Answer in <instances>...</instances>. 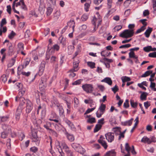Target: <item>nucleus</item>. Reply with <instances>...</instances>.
<instances>
[{
    "label": "nucleus",
    "mask_w": 156,
    "mask_h": 156,
    "mask_svg": "<svg viewBox=\"0 0 156 156\" xmlns=\"http://www.w3.org/2000/svg\"><path fill=\"white\" fill-rule=\"evenodd\" d=\"M80 145L79 144L76 143H73L71 144L72 147L76 151Z\"/></svg>",
    "instance_id": "obj_36"
},
{
    "label": "nucleus",
    "mask_w": 156,
    "mask_h": 156,
    "mask_svg": "<svg viewBox=\"0 0 156 156\" xmlns=\"http://www.w3.org/2000/svg\"><path fill=\"white\" fill-rule=\"evenodd\" d=\"M53 11V9L50 7H48L47 9V15L49 16L52 13Z\"/></svg>",
    "instance_id": "obj_47"
},
{
    "label": "nucleus",
    "mask_w": 156,
    "mask_h": 156,
    "mask_svg": "<svg viewBox=\"0 0 156 156\" xmlns=\"http://www.w3.org/2000/svg\"><path fill=\"white\" fill-rule=\"evenodd\" d=\"M56 145L57 146V148H61V151H62V147L66 154L71 152V151L69 150L68 147L67 146L66 143L63 141L60 143L58 141H56Z\"/></svg>",
    "instance_id": "obj_1"
},
{
    "label": "nucleus",
    "mask_w": 156,
    "mask_h": 156,
    "mask_svg": "<svg viewBox=\"0 0 156 156\" xmlns=\"http://www.w3.org/2000/svg\"><path fill=\"white\" fill-rule=\"evenodd\" d=\"M10 132L7 131H4L2 133L1 136V137L3 138H5L6 137V136L8 135V133H9Z\"/></svg>",
    "instance_id": "obj_43"
},
{
    "label": "nucleus",
    "mask_w": 156,
    "mask_h": 156,
    "mask_svg": "<svg viewBox=\"0 0 156 156\" xmlns=\"http://www.w3.org/2000/svg\"><path fill=\"white\" fill-rule=\"evenodd\" d=\"M129 106V101L128 100L126 99L125 102L124 103L123 107L125 108H127Z\"/></svg>",
    "instance_id": "obj_53"
},
{
    "label": "nucleus",
    "mask_w": 156,
    "mask_h": 156,
    "mask_svg": "<svg viewBox=\"0 0 156 156\" xmlns=\"http://www.w3.org/2000/svg\"><path fill=\"white\" fill-rule=\"evenodd\" d=\"M74 71H70V70H69L68 72L70 73L69 75V76L70 78H73L76 76V74L74 73Z\"/></svg>",
    "instance_id": "obj_41"
},
{
    "label": "nucleus",
    "mask_w": 156,
    "mask_h": 156,
    "mask_svg": "<svg viewBox=\"0 0 156 156\" xmlns=\"http://www.w3.org/2000/svg\"><path fill=\"white\" fill-rule=\"evenodd\" d=\"M57 57L55 56H52L50 58V61L51 63L55 62L56 60Z\"/></svg>",
    "instance_id": "obj_56"
},
{
    "label": "nucleus",
    "mask_w": 156,
    "mask_h": 156,
    "mask_svg": "<svg viewBox=\"0 0 156 156\" xmlns=\"http://www.w3.org/2000/svg\"><path fill=\"white\" fill-rule=\"evenodd\" d=\"M134 30H124L121 33L119 36L123 38H127L132 37L134 34Z\"/></svg>",
    "instance_id": "obj_2"
},
{
    "label": "nucleus",
    "mask_w": 156,
    "mask_h": 156,
    "mask_svg": "<svg viewBox=\"0 0 156 156\" xmlns=\"http://www.w3.org/2000/svg\"><path fill=\"white\" fill-rule=\"evenodd\" d=\"M74 107H77L78 106V105L79 103V100L76 98L75 97L74 98Z\"/></svg>",
    "instance_id": "obj_35"
},
{
    "label": "nucleus",
    "mask_w": 156,
    "mask_h": 156,
    "mask_svg": "<svg viewBox=\"0 0 156 156\" xmlns=\"http://www.w3.org/2000/svg\"><path fill=\"white\" fill-rule=\"evenodd\" d=\"M125 148L128 153H130L129 152L131 149V148L128 143H126V144Z\"/></svg>",
    "instance_id": "obj_46"
},
{
    "label": "nucleus",
    "mask_w": 156,
    "mask_h": 156,
    "mask_svg": "<svg viewBox=\"0 0 156 156\" xmlns=\"http://www.w3.org/2000/svg\"><path fill=\"white\" fill-rule=\"evenodd\" d=\"M47 78L45 77H42L40 83V84H43L45 85H47Z\"/></svg>",
    "instance_id": "obj_25"
},
{
    "label": "nucleus",
    "mask_w": 156,
    "mask_h": 156,
    "mask_svg": "<svg viewBox=\"0 0 156 156\" xmlns=\"http://www.w3.org/2000/svg\"><path fill=\"white\" fill-rule=\"evenodd\" d=\"M101 82L106 83L110 85H111L112 83V81L111 79L109 77L105 78L101 80Z\"/></svg>",
    "instance_id": "obj_16"
},
{
    "label": "nucleus",
    "mask_w": 156,
    "mask_h": 156,
    "mask_svg": "<svg viewBox=\"0 0 156 156\" xmlns=\"http://www.w3.org/2000/svg\"><path fill=\"white\" fill-rule=\"evenodd\" d=\"M45 64L46 62L44 61H43L41 62L39 68L38 74L40 76L42 75L43 73Z\"/></svg>",
    "instance_id": "obj_9"
},
{
    "label": "nucleus",
    "mask_w": 156,
    "mask_h": 156,
    "mask_svg": "<svg viewBox=\"0 0 156 156\" xmlns=\"http://www.w3.org/2000/svg\"><path fill=\"white\" fill-rule=\"evenodd\" d=\"M30 61H25L23 62V64L21 66H20L18 67V69L21 68L22 69L25 68L26 66L29 64Z\"/></svg>",
    "instance_id": "obj_19"
},
{
    "label": "nucleus",
    "mask_w": 156,
    "mask_h": 156,
    "mask_svg": "<svg viewBox=\"0 0 156 156\" xmlns=\"http://www.w3.org/2000/svg\"><path fill=\"white\" fill-rule=\"evenodd\" d=\"M152 47L151 46H148L144 48L143 50L146 52H149L151 51Z\"/></svg>",
    "instance_id": "obj_31"
},
{
    "label": "nucleus",
    "mask_w": 156,
    "mask_h": 156,
    "mask_svg": "<svg viewBox=\"0 0 156 156\" xmlns=\"http://www.w3.org/2000/svg\"><path fill=\"white\" fill-rule=\"evenodd\" d=\"M17 47L18 53H19L20 51L23 50V44L22 43H18L17 45Z\"/></svg>",
    "instance_id": "obj_21"
},
{
    "label": "nucleus",
    "mask_w": 156,
    "mask_h": 156,
    "mask_svg": "<svg viewBox=\"0 0 156 156\" xmlns=\"http://www.w3.org/2000/svg\"><path fill=\"white\" fill-rule=\"evenodd\" d=\"M106 51H103L101 52V54L102 56H108L110 55L111 53L110 52H106V53L105 54Z\"/></svg>",
    "instance_id": "obj_29"
},
{
    "label": "nucleus",
    "mask_w": 156,
    "mask_h": 156,
    "mask_svg": "<svg viewBox=\"0 0 156 156\" xmlns=\"http://www.w3.org/2000/svg\"><path fill=\"white\" fill-rule=\"evenodd\" d=\"M16 57L12 58L10 61L9 62L8 64V66L9 67L12 66L14 64L16 61Z\"/></svg>",
    "instance_id": "obj_22"
},
{
    "label": "nucleus",
    "mask_w": 156,
    "mask_h": 156,
    "mask_svg": "<svg viewBox=\"0 0 156 156\" xmlns=\"http://www.w3.org/2000/svg\"><path fill=\"white\" fill-rule=\"evenodd\" d=\"M7 30V29L6 27H1V36L2 35V33H5Z\"/></svg>",
    "instance_id": "obj_49"
},
{
    "label": "nucleus",
    "mask_w": 156,
    "mask_h": 156,
    "mask_svg": "<svg viewBox=\"0 0 156 156\" xmlns=\"http://www.w3.org/2000/svg\"><path fill=\"white\" fill-rule=\"evenodd\" d=\"M7 23V21L5 18H3L2 19L1 22V27H2L3 25H5Z\"/></svg>",
    "instance_id": "obj_51"
},
{
    "label": "nucleus",
    "mask_w": 156,
    "mask_h": 156,
    "mask_svg": "<svg viewBox=\"0 0 156 156\" xmlns=\"http://www.w3.org/2000/svg\"><path fill=\"white\" fill-rule=\"evenodd\" d=\"M47 86V85H45L43 84H40L39 87L40 89L41 90H43Z\"/></svg>",
    "instance_id": "obj_63"
},
{
    "label": "nucleus",
    "mask_w": 156,
    "mask_h": 156,
    "mask_svg": "<svg viewBox=\"0 0 156 156\" xmlns=\"http://www.w3.org/2000/svg\"><path fill=\"white\" fill-rule=\"evenodd\" d=\"M97 19L96 17H94L93 18V20L92 21V24L94 26V30L92 31V32L93 33L95 32L96 29V22L97 21Z\"/></svg>",
    "instance_id": "obj_23"
},
{
    "label": "nucleus",
    "mask_w": 156,
    "mask_h": 156,
    "mask_svg": "<svg viewBox=\"0 0 156 156\" xmlns=\"http://www.w3.org/2000/svg\"><path fill=\"white\" fill-rule=\"evenodd\" d=\"M87 64L88 66L91 69H93L95 67V64L94 62H87Z\"/></svg>",
    "instance_id": "obj_37"
},
{
    "label": "nucleus",
    "mask_w": 156,
    "mask_h": 156,
    "mask_svg": "<svg viewBox=\"0 0 156 156\" xmlns=\"http://www.w3.org/2000/svg\"><path fill=\"white\" fill-rule=\"evenodd\" d=\"M96 105H95L93 108H88L87 110V111H86L84 113V114H87L89 113L90 112L93 111V110H94L96 108Z\"/></svg>",
    "instance_id": "obj_40"
},
{
    "label": "nucleus",
    "mask_w": 156,
    "mask_h": 156,
    "mask_svg": "<svg viewBox=\"0 0 156 156\" xmlns=\"http://www.w3.org/2000/svg\"><path fill=\"white\" fill-rule=\"evenodd\" d=\"M52 48H53L55 51H58L60 48L59 46L57 44H55L51 47Z\"/></svg>",
    "instance_id": "obj_34"
},
{
    "label": "nucleus",
    "mask_w": 156,
    "mask_h": 156,
    "mask_svg": "<svg viewBox=\"0 0 156 156\" xmlns=\"http://www.w3.org/2000/svg\"><path fill=\"white\" fill-rule=\"evenodd\" d=\"M65 133L67 139L69 141L71 142H72L74 141V138L73 135L69 134L66 131Z\"/></svg>",
    "instance_id": "obj_10"
},
{
    "label": "nucleus",
    "mask_w": 156,
    "mask_h": 156,
    "mask_svg": "<svg viewBox=\"0 0 156 156\" xmlns=\"http://www.w3.org/2000/svg\"><path fill=\"white\" fill-rule=\"evenodd\" d=\"M57 106L58 107V108L59 109L60 115H62L63 113L64 112V111L62 107L61 106H58V105Z\"/></svg>",
    "instance_id": "obj_50"
},
{
    "label": "nucleus",
    "mask_w": 156,
    "mask_h": 156,
    "mask_svg": "<svg viewBox=\"0 0 156 156\" xmlns=\"http://www.w3.org/2000/svg\"><path fill=\"white\" fill-rule=\"evenodd\" d=\"M101 127L102 125L101 124H99L96 125L94 129V133L97 132L101 129Z\"/></svg>",
    "instance_id": "obj_27"
},
{
    "label": "nucleus",
    "mask_w": 156,
    "mask_h": 156,
    "mask_svg": "<svg viewBox=\"0 0 156 156\" xmlns=\"http://www.w3.org/2000/svg\"><path fill=\"white\" fill-rule=\"evenodd\" d=\"M65 122L70 127L71 129H75L73 124L70 121L66 119L65 120Z\"/></svg>",
    "instance_id": "obj_18"
},
{
    "label": "nucleus",
    "mask_w": 156,
    "mask_h": 156,
    "mask_svg": "<svg viewBox=\"0 0 156 156\" xmlns=\"http://www.w3.org/2000/svg\"><path fill=\"white\" fill-rule=\"evenodd\" d=\"M129 57L130 58H137V57H136L135 55V53L133 51H131L129 53Z\"/></svg>",
    "instance_id": "obj_39"
},
{
    "label": "nucleus",
    "mask_w": 156,
    "mask_h": 156,
    "mask_svg": "<svg viewBox=\"0 0 156 156\" xmlns=\"http://www.w3.org/2000/svg\"><path fill=\"white\" fill-rule=\"evenodd\" d=\"M51 123L50 122H47L46 124L44 125V127L47 129V130L50 131V129H50L49 127L51 126Z\"/></svg>",
    "instance_id": "obj_42"
},
{
    "label": "nucleus",
    "mask_w": 156,
    "mask_h": 156,
    "mask_svg": "<svg viewBox=\"0 0 156 156\" xmlns=\"http://www.w3.org/2000/svg\"><path fill=\"white\" fill-rule=\"evenodd\" d=\"M105 137L109 142L111 143L114 140V136L113 133L108 132L105 134Z\"/></svg>",
    "instance_id": "obj_6"
},
{
    "label": "nucleus",
    "mask_w": 156,
    "mask_h": 156,
    "mask_svg": "<svg viewBox=\"0 0 156 156\" xmlns=\"http://www.w3.org/2000/svg\"><path fill=\"white\" fill-rule=\"evenodd\" d=\"M130 9H128L125 11L124 13V15L126 16H128L130 14Z\"/></svg>",
    "instance_id": "obj_62"
},
{
    "label": "nucleus",
    "mask_w": 156,
    "mask_h": 156,
    "mask_svg": "<svg viewBox=\"0 0 156 156\" xmlns=\"http://www.w3.org/2000/svg\"><path fill=\"white\" fill-rule=\"evenodd\" d=\"M141 142L144 143H147L148 144H151V141L147 136H144L141 139Z\"/></svg>",
    "instance_id": "obj_12"
},
{
    "label": "nucleus",
    "mask_w": 156,
    "mask_h": 156,
    "mask_svg": "<svg viewBox=\"0 0 156 156\" xmlns=\"http://www.w3.org/2000/svg\"><path fill=\"white\" fill-rule=\"evenodd\" d=\"M9 115H7L5 116L1 117V121L2 122H5L8 120L9 118Z\"/></svg>",
    "instance_id": "obj_38"
},
{
    "label": "nucleus",
    "mask_w": 156,
    "mask_h": 156,
    "mask_svg": "<svg viewBox=\"0 0 156 156\" xmlns=\"http://www.w3.org/2000/svg\"><path fill=\"white\" fill-rule=\"evenodd\" d=\"M95 119L94 118H89L87 120V122L90 123H93L95 122Z\"/></svg>",
    "instance_id": "obj_44"
},
{
    "label": "nucleus",
    "mask_w": 156,
    "mask_h": 156,
    "mask_svg": "<svg viewBox=\"0 0 156 156\" xmlns=\"http://www.w3.org/2000/svg\"><path fill=\"white\" fill-rule=\"evenodd\" d=\"M152 31V28L148 27L144 33V34L146 37H148Z\"/></svg>",
    "instance_id": "obj_15"
},
{
    "label": "nucleus",
    "mask_w": 156,
    "mask_h": 156,
    "mask_svg": "<svg viewBox=\"0 0 156 156\" xmlns=\"http://www.w3.org/2000/svg\"><path fill=\"white\" fill-rule=\"evenodd\" d=\"M98 141L105 149L107 148L108 145H107V143L105 141L102 140V139H98Z\"/></svg>",
    "instance_id": "obj_13"
},
{
    "label": "nucleus",
    "mask_w": 156,
    "mask_h": 156,
    "mask_svg": "<svg viewBox=\"0 0 156 156\" xmlns=\"http://www.w3.org/2000/svg\"><path fill=\"white\" fill-rule=\"evenodd\" d=\"M153 8L154 11H156V0H152Z\"/></svg>",
    "instance_id": "obj_55"
},
{
    "label": "nucleus",
    "mask_w": 156,
    "mask_h": 156,
    "mask_svg": "<svg viewBox=\"0 0 156 156\" xmlns=\"http://www.w3.org/2000/svg\"><path fill=\"white\" fill-rule=\"evenodd\" d=\"M82 88L87 93H91L93 91V87L91 84H86L83 85Z\"/></svg>",
    "instance_id": "obj_4"
},
{
    "label": "nucleus",
    "mask_w": 156,
    "mask_h": 156,
    "mask_svg": "<svg viewBox=\"0 0 156 156\" xmlns=\"http://www.w3.org/2000/svg\"><path fill=\"white\" fill-rule=\"evenodd\" d=\"M30 150L33 152L36 153L38 149L36 147H33L30 148Z\"/></svg>",
    "instance_id": "obj_54"
},
{
    "label": "nucleus",
    "mask_w": 156,
    "mask_h": 156,
    "mask_svg": "<svg viewBox=\"0 0 156 156\" xmlns=\"http://www.w3.org/2000/svg\"><path fill=\"white\" fill-rule=\"evenodd\" d=\"M32 139L34 142H36L39 140V138L37 136V133L35 132L32 131Z\"/></svg>",
    "instance_id": "obj_11"
},
{
    "label": "nucleus",
    "mask_w": 156,
    "mask_h": 156,
    "mask_svg": "<svg viewBox=\"0 0 156 156\" xmlns=\"http://www.w3.org/2000/svg\"><path fill=\"white\" fill-rule=\"evenodd\" d=\"M116 152L114 150H112L108 151L104 156H115Z\"/></svg>",
    "instance_id": "obj_14"
},
{
    "label": "nucleus",
    "mask_w": 156,
    "mask_h": 156,
    "mask_svg": "<svg viewBox=\"0 0 156 156\" xmlns=\"http://www.w3.org/2000/svg\"><path fill=\"white\" fill-rule=\"evenodd\" d=\"M82 80H78L72 83L73 85H76L80 84Z\"/></svg>",
    "instance_id": "obj_61"
},
{
    "label": "nucleus",
    "mask_w": 156,
    "mask_h": 156,
    "mask_svg": "<svg viewBox=\"0 0 156 156\" xmlns=\"http://www.w3.org/2000/svg\"><path fill=\"white\" fill-rule=\"evenodd\" d=\"M23 107L21 106H19L16 110L15 114V117L16 122H18L20 120V116L22 112Z\"/></svg>",
    "instance_id": "obj_5"
},
{
    "label": "nucleus",
    "mask_w": 156,
    "mask_h": 156,
    "mask_svg": "<svg viewBox=\"0 0 156 156\" xmlns=\"http://www.w3.org/2000/svg\"><path fill=\"white\" fill-rule=\"evenodd\" d=\"M49 132L50 133L52 134L54 136L56 137H57V134L56 132L51 129H50Z\"/></svg>",
    "instance_id": "obj_60"
},
{
    "label": "nucleus",
    "mask_w": 156,
    "mask_h": 156,
    "mask_svg": "<svg viewBox=\"0 0 156 156\" xmlns=\"http://www.w3.org/2000/svg\"><path fill=\"white\" fill-rule=\"evenodd\" d=\"M75 24L74 21L73 20H71L67 23V26H69L70 27H72L73 31H74Z\"/></svg>",
    "instance_id": "obj_17"
},
{
    "label": "nucleus",
    "mask_w": 156,
    "mask_h": 156,
    "mask_svg": "<svg viewBox=\"0 0 156 156\" xmlns=\"http://www.w3.org/2000/svg\"><path fill=\"white\" fill-rule=\"evenodd\" d=\"M25 136L24 134L22 133L19 136V139L20 140H22L25 137Z\"/></svg>",
    "instance_id": "obj_64"
},
{
    "label": "nucleus",
    "mask_w": 156,
    "mask_h": 156,
    "mask_svg": "<svg viewBox=\"0 0 156 156\" xmlns=\"http://www.w3.org/2000/svg\"><path fill=\"white\" fill-rule=\"evenodd\" d=\"M88 18V16L86 14H83L81 17V20L82 21H86Z\"/></svg>",
    "instance_id": "obj_48"
},
{
    "label": "nucleus",
    "mask_w": 156,
    "mask_h": 156,
    "mask_svg": "<svg viewBox=\"0 0 156 156\" xmlns=\"http://www.w3.org/2000/svg\"><path fill=\"white\" fill-rule=\"evenodd\" d=\"M2 129L4 131H7L10 132L11 131V129L9 127L5 124L2 125Z\"/></svg>",
    "instance_id": "obj_20"
},
{
    "label": "nucleus",
    "mask_w": 156,
    "mask_h": 156,
    "mask_svg": "<svg viewBox=\"0 0 156 156\" xmlns=\"http://www.w3.org/2000/svg\"><path fill=\"white\" fill-rule=\"evenodd\" d=\"M27 106L26 112L27 113H30L33 108V105L32 102L29 100H26Z\"/></svg>",
    "instance_id": "obj_8"
},
{
    "label": "nucleus",
    "mask_w": 156,
    "mask_h": 156,
    "mask_svg": "<svg viewBox=\"0 0 156 156\" xmlns=\"http://www.w3.org/2000/svg\"><path fill=\"white\" fill-rule=\"evenodd\" d=\"M1 80H2V81L5 83L6 81L7 80V78L6 75H3L1 78Z\"/></svg>",
    "instance_id": "obj_57"
},
{
    "label": "nucleus",
    "mask_w": 156,
    "mask_h": 156,
    "mask_svg": "<svg viewBox=\"0 0 156 156\" xmlns=\"http://www.w3.org/2000/svg\"><path fill=\"white\" fill-rule=\"evenodd\" d=\"M76 151L81 154H83L85 152V150L80 145L77 150H76Z\"/></svg>",
    "instance_id": "obj_26"
},
{
    "label": "nucleus",
    "mask_w": 156,
    "mask_h": 156,
    "mask_svg": "<svg viewBox=\"0 0 156 156\" xmlns=\"http://www.w3.org/2000/svg\"><path fill=\"white\" fill-rule=\"evenodd\" d=\"M152 73V71L151 70L147 71L143 75L141 76V77H145L148 76L151 74Z\"/></svg>",
    "instance_id": "obj_24"
},
{
    "label": "nucleus",
    "mask_w": 156,
    "mask_h": 156,
    "mask_svg": "<svg viewBox=\"0 0 156 156\" xmlns=\"http://www.w3.org/2000/svg\"><path fill=\"white\" fill-rule=\"evenodd\" d=\"M16 33L13 31H12L10 34L8 35V37L10 39H12L16 35Z\"/></svg>",
    "instance_id": "obj_52"
},
{
    "label": "nucleus",
    "mask_w": 156,
    "mask_h": 156,
    "mask_svg": "<svg viewBox=\"0 0 156 156\" xmlns=\"http://www.w3.org/2000/svg\"><path fill=\"white\" fill-rule=\"evenodd\" d=\"M148 56L150 57L156 58V52L150 53L148 55Z\"/></svg>",
    "instance_id": "obj_58"
},
{
    "label": "nucleus",
    "mask_w": 156,
    "mask_h": 156,
    "mask_svg": "<svg viewBox=\"0 0 156 156\" xmlns=\"http://www.w3.org/2000/svg\"><path fill=\"white\" fill-rule=\"evenodd\" d=\"M147 93L146 92H143L141 95L140 98L141 100H146L147 98Z\"/></svg>",
    "instance_id": "obj_33"
},
{
    "label": "nucleus",
    "mask_w": 156,
    "mask_h": 156,
    "mask_svg": "<svg viewBox=\"0 0 156 156\" xmlns=\"http://www.w3.org/2000/svg\"><path fill=\"white\" fill-rule=\"evenodd\" d=\"M121 79L122 82L129 81L131 80V79L129 77L126 76L122 77H121Z\"/></svg>",
    "instance_id": "obj_30"
},
{
    "label": "nucleus",
    "mask_w": 156,
    "mask_h": 156,
    "mask_svg": "<svg viewBox=\"0 0 156 156\" xmlns=\"http://www.w3.org/2000/svg\"><path fill=\"white\" fill-rule=\"evenodd\" d=\"M130 103L131 106L133 108H136L137 106V103L135 102L133 100H131L130 101Z\"/></svg>",
    "instance_id": "obj_32"
},
{
    "label": "nucleus",
    "mask_w": 156,
    "mask_h": 156,
    "mask_svg": "<svg viewBox=\"0 0 156 156\" xmlns=\"http://www.w3.org/2000/svg\"><path fill=\"white\" fill-rule=\"evenodd\" d=\"M131 45L130 44H127L120 46L119 48H128L131 47Z\"/></svg>",
    "instance_id": "obj_59"
},
{
    "label": "nucleus",
    "mask_w": 156,
    "mask_h": 156,
    "mask_svg": "<svg viewBox=\"0 0 156 156\" xmlns=\"http://www.w3.org/2000/svg\"><path fill=\"white\" fill-rule=\"evenodd\" d=\"M105 105L101 104L98 109V110H99V112L98 111L96 112V116L98 118L101 117L102 115L104 113L105 110Z\"/></svg>",
    "instance_id": "obj_3"
},
{
    "label": "nucleus",
    "mask_w": 156,
    "mask_h": 156,
    "mask_svg": "<svg viewBox=\"0 0 156 156\" xmlns=\"http://www.w3.org/2000/svg\"><path fill=\"white\" fill-rule=\"evenodd\" d=\"M79 62V60L78 59L76 60V59H74L73 63V68L70 69V71H77L79 69L78 66Z\"/></svg>",
    "instance_id": "obj_7"
},
{
    "label": "nucleus",
    "mask_w": 156,
    "mask_h": 156,
    "mask_svg": "<svg viewBox=\"0 0 156 156\" xmlns=\"http://www.w3.org/2000/svg\"><path fill=\"white\" fill-rule=\"evenodd\" d=\"M19 99L20 102V105H21L19 106H21L23 107L22 105H23L25 103L26 100L23 97H21V98H19Z\"/></svg>",
    "instance_id": "obj_45"
},
{
    "label": "nucleus",
    "mask_w": 156,
    "mask_h": 156,
    "mask_svg": "<svg viewBox=\"0 0 156 156\" xmlns=\"http://www.w3.org/2000/svg\"><path fill=\"white\" fill-rule=\"evenodd\" d=\"M133 119L131 118L130 120L126 121L124 122V125L130 126L132 124Z\"/></svg>",
    "instance_id": "obj_28"
}]
</instances>
